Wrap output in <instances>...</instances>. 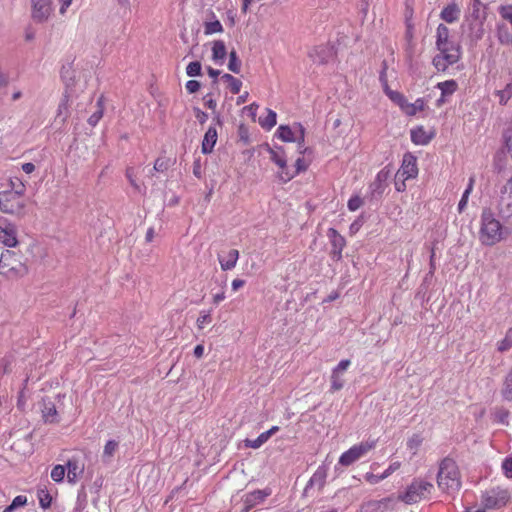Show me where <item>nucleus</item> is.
I'll return each mask as SVG.
<instances>
[{
    "mask_svg": "<svg viewBox=\"0 0 512 512\" xmlns=\"http://www.w3.org/2000/svg\"><path fill=\"white\" fill-rule=\"evenodd\" d=\"M512 231V225L503 224L495 217L492 211L484 210L481 214V228L479 238L482 244L492 246L500 242Z\"/></svg>",
    "mask_w": 512,
    "mask_h": 512,
    "instance_id": "nucleus-1",
    "label": "nucleus"
},
{
    "mask_svg": "<svg viewBox=\"0 0 512 512\" xmlns=\"http://www.w3.org/2000/svg\"><path fill=\"white\" fill-rule=\"evenodd\" d=\"M437 484L442 491L447 493H453L460 489V472L453 459L445 458L441 461L437 475Z\"/></svg>",
    "mask_w": 512,
    "mask_h": 512,
    "instance_id": "nucleus-2",
    "label": "nucleus"
},
{
    "mask_svg": "<svg viewBox=\"0 0 512 512\" xmlns=\"http://www.w3.org/2000/svg\"><path fill=\"white\" fill-rule=\"evenodd\" d=\"M28 272V268L21 257L13 251L6 250L0 257V274L9 278L17 279L23 277Z\"/></svg>",
    "mask_w": 512,
    "mask_h": 512,
    "instance_id": "nucleus-3",
    "label": "nucleus"
},
{
    "mask_svg": "<svg viewBox=\"0 0 512 512\" xmlns=\"http://www.w3.org/2000/svg\"><path fill=\"white\" fill-rule=\"evenodd\" d=\"M496 208L501 220L512 225V176L499 186Z\"/></svg>",
    "mask_w": 512,
    "mask_h": 512,
    "instance_id": "nucleus-4",
    "label": "nucleus"
},
{
    "mask_svg": "<svg viewBox=\"0 0 512 512\" xmlns=\"http://www.w3.org/2000/svg\"><path fill=\"white\" fill-rule=\"evenodd\" d=\"M434 486L431 482L423 479H414L406 491L399 495V499L406 504H414L427 499Z\"/></svg>",
    "mask_w": 512,
    "mask_h": 512,
    "instance_id": "nucleus-5",
    "label": "nucleus"
},
{
    "mask_svg": "<svg viewBox=\"0 0 512 512\" xmlns=\"http://www.w3.org/2000/svg\"><path fill=\"white\" fill-rule=\"evenodd\" d=\"M376 447L375 440L362 441L353 445L347 451L341 454L338 464L342 466H350L356 461L366 456L371 450Z\"/></svg>",
    "mask_w": 512,
    "mask_h": 512,
    "instance_id": "nucleus-6",
    "label": "nucleus"
},
{
    "mask_svg": "<svg viewBox=\"0 0 512 512\" xmlns=\"http://www.w3.org/2000/svg\"><path fill=\"white\" fill-rule=\"evenodd\" d=\"M25 206L23 196L8 190L0 192V210L4 213L19 215Z\"/></svg>",
    "mask_w": 512,
    "mask_h": 512,
    "instance_id": "nucleus-7",
    "label": "nucleus"
},
{
    "mask_svg": "<svg viewBox=\"0 0 512 512\" xmlns=\"http://www.w3.org/2000/svg\"><path fill=\"white\" fill-rule=\"evenodd\" d=\"M510 500V494L507 489L500 487L487 490L482 496V502L485 508L499 509L504 507Z\"/></svg>",
    "mask_w": 512,
    "mask_h": 512,
    "instance_id": "nucleus-8",
    "label": "nucleus"
},
{
    "mask_svg": "<svg viewBox=\"0 0 512 512\" xmlns=\"http://www.w3.org/2000/svg\"><path fill=\"white\" fill-rule=\"evenodd\" d=\"M437 48L439 54L446 56L448 62H457L460 58V46L458 42L449 38V34H438Z\"/></svg>",
    "mask_w": 512,
    "mask_h": 512,
    "instance_id": "nucleus-9",
    "label": "nucleus"
},
{
    "mask_svg": "<svg viewBox=\"0 0 512 512\" xmlns=\"http://www.w3.org/2000/svg\"><path fill=\"white\" fill-rule=\"evenodd\" d=\"M268 151L271 161H273L280 169L278 172V178L280 181L286 183L293 179L295 177V173H291V169L287 167V161L283 150L281 148H269Z\"/></svg>",
    "mask_w": 512,
    "mask_h": 512,
    "instance_id": "nucleus-10",
    "label": "nucleus"
},
{
    "mask_svg": "<svg viewBox=\"0 0 512 512\" xmlns=\"http://www.w3.org/2000/svg\"><path fill=\"white\" fill-rule=\"evenodd\" d=\"M336 48L333 44L327 43L315 46L309 53V57L314 63L327 64L334 60L336 56Z\"/></svg>",
    "mask_w": 512,
    "mask_h": 512,
    "instance_id": "nucleus-11",
    "label": "nucleus"
},
{
    "mask_svg": "<svg viewBox=\"0 0 512 512\" xmlns=\"http://www.w3.org/2000/svg\"><path fill=\"white\" fill-rule=\"evenodd\" d=\"M277 136L284 142H298L299 147L304 142V128L301 124H297L294 129L289 126L281 125L277 129Z\"/></svg>",
    "mask_w": 512,
    "mask_h": 512,
    "instance_id": "nucleus-12",
    "label": "nucleus"
},
{
    "mask_svg": "<svg viewBox=\"0 0 512 512\" xmlns=\"http://www.w3.org/2000/svg\"><path fill=\"white\" fill-rule=\"evenodd\" d=\"M351 361L349 359L341 360L338 365L333 368L331 373V387L332 392L341 390L344 387V372L350 367Z\"/></svg>",
    "mask_w": 512,
    "mask_h": 512,
    "instance_id": "nucleus-13",
    "label": "nucleus"
},
{
    "mask_svg": "<svg viewBox=\"0 0 512 512\" xmlns=\"http://www.w3.org/2000/svg\"><path fill=\"white\" fill-rule=\"evenodd\" d=\"M417 175L418 167L416 158L411 154L404 155L402 165L397 172V177L409 180L415 178Z\"/></svg>",
    "mask_w": 512,
    "mask_h": 512,
    "instance_id": "nucleus-14",
    "label": "nucleus"
},
{
    "mask_svg": "<svg viewBox=\"0 0 512 512\" xmlns=\"http://www.w3.org/2000/svg\"><path fill=\"white\" fill-rule=\"evenodd\" d=\"M31 2L33 19L38 22L47 20L52 12L51 0H31Z\"/></svg>",
    "mask_w": 512,
    "mask_h": 512,
    "instance_id": "nucleus-15",
    "label": "nucleus"
},
{
    "mask_svg": "<svg viewBox=\"0 0 512 512\" xmlns=\"http://www.w3.org/2000/svg\"><path fill=\"white\" fill-rule=\"evenodd\" d=\"M327 474L328 468L325 465H320L306 484L304 493L308 495L309 492L314 488L321 490L326 483Z\"/></svg>",
    "mask_w": 512,
    "mask_h": 512,
    "instance_id": "nucleus-16",
    "label": "nucleus"
},
{
    "mask_svg": "<svg viewBox=\"0 0 512 512\" xmlns=\"http://www.w3.org/2000/svg\"><path fill=\"white\" fill-rule=\"evenodd\" d=\"M272 494L271 488H265L263 490H255L244 495L243 503L245 509L248 511L253 507L262 504L267 497Z\"/></svg>",
    "mask_w": 512,
    "mask_h": 512,
    "instance_id": "nucleus-17",
    "label": "nucleus"
},
{
    "mask_svg": "<svg viewBox=\"0 0 512 512\" xmlns=\"http://www.w3.org/2000/svg\"><path fill=\"white\" fill-rule=\"evenodd\" d=\"M67 481L75 484L79 477L84 473V464L77 457H72L67 461Z\"/></svg>",
    "mask_w": 512,
    "mask_h": 512,
    "instance_id": "nucleus-18",
    "label": "nucleus"
},
{
    "mask_svg": "<svg viewBox=\"0 0 512 512\" xmlns=\"http://www.w3.org/2000/svg\"><path fill=\"white\" fill-rule=\"evenodd\" d=\"M0 242L8 247H15L18 243L17 231L13 224L0 226Z\"/></svg>",
    "mask_w": 512,
    "mask_h": 512,
    "instance_id": "nucleus-19",
    "label": "nucleus"
},
{
    "mask_svg": "<svg viewBox=\"0 0 512 512\" xmlns=\"http://www.w3.org/2000/svg\"><path fill=\"white\" fill-rule=\"evenodd\" d=\"M239 259V251L236 249H231L227 252L226 255H219L218 260L223 271L232 270Z\"/></svg>",
    "mask_w": 512,
    "mask_h": 512,
    "instance_id": "nucleus-20",
    "label": "nucleus"
},
{
    "mask_svg": "<svg viewBox=\"0 0 512 512\" xmlns=\"http://www.w3.org/2000/svg\"><path fill=\"white\" fill-rule=\"evenodd\" d=\"M327 236L330 239L334 255L340 257L346 244L344 237L341 236L334 228L328 229Z\"/></svg>",
    "mask_w": 512,
    "mask_h": 512,
    "instance_id": "nucleus-21",
    "label": "nucleus"
},
{
    "mask_svg": "<svg viewBox=\"0 0 512 512\" xmlns=\"http://www.w3.org/2000/svg\"><path fill=\"white\" fill-rule=\"evenodd\" d=\"M217 142V130L215 127L210 126L206 131L202 141V153L209 154Z\"/></svg>",
    "mask_w": 512,
    "mask_h": 512,
    "instance_id": "nucleus-22",
    "label": "nucleus"
},
{
    "mask_svg": "<svg viewBox=\"0 0 512 512\" xmlns=\"http://www.w3.org/2000/svg\"><path fill=\"white\" fill-rule=\"evenodd\" d=\"M431 139L432 134L428 133L423 126L411 130V141L416 145H427Z\"/></svg>",
    "mask_w": 512,
    "mask_h": 512,
    "instance_id": "nucleus-23",
    "label": "nucleus"
},
{
    "mask_svg": "<svg viewBox=\"0 0 512 512\" xmlns=\"http://www.w3.org/2000/svg\"><path fill=\"white\" fill-rule=\"evenodd\" d=\"M500 393L505 401H512V365L503 380Z\"/></svg>",
    "mask_w": 512,
    "mask_h": 512,
    "instance_id": "nucleus-24",
    "label": "nucleus"
},
{
    "mask_svg": "<svg viewBox=\"0 0 512 512\" xmlns=\"http://www.w3.org/2000/svg\"><path fill=\"white\" fill-rule=\"evenodd\" d=\"M204 27L205 32H222L223 26L221 24V21L216 18V16L211 13L207 15V17L204 20Z\"/></svg>",
    "mask_w": 512,
    "mask_h": 512,
    "instance_id": "nucleus-25",
    "label": "nucleus"
},
{
    "mask_svg": "<svg viewBox=\"0 0 512 512\" xmlns=\"http://www.w3.org/2000/svg\"><path fill=\"white\" fill-rule=\"evenodd\" d=\"M119 443L115 440H109L106 442L102 454V461L105 464H109L114 457V454L118 450Z\"/></svg>",
    "mask_w": 512,
    "mask_h": 512,
    "instance_id": "nucleus-26",
    "label": "nucleus"
},
{
    "mask_svg": "<svg viewBox=\"0 0 512 512\" xmlns=\"http://www.w3.org/2000/svg\"><path fill=\"white\" fill-rule=\"evenodd\" d=\"M104 114V101L103 96H101L96 103V109L92 113V115L88 118V124L92 127H95Z\"/></svg>",
    "mask_w": 512,
    "mask_h": 512,
    "instance_id": "nucleus-27",
    "label": "nucleus"
},
{
    "mask_svg": "<svg viewBox=\"0 0 512 512\" xmlns=\"http://www.w3.org/2000/svg\"><path fill=\"white\" fill-rule=\"evenodd\" d=\"M474 183H475V177L471 176L469 178L468 185H467L465 191L463 192L462 197L458 203L457 209H458L459 213H462L465 210V208L468 204L469 196H470L471 192L473 191Z\"/></svg>",
    "mask_w": 512,
    "mask_h": 512,
    "instance_id": "nucleus-28",
    "label": "nucleus"
},
{
    "mask_svg": "<svg viewBox=\"0 0 512 512\" xmlns=\"http://www.w3.org/2000/svg\"><path fill=\"white\" fill-rule=\"evenodd\" d=\"M226 56V47L223 42L216 41L212 47V59L216 63H222Z\"/></svg>",
    "mask_w": 512,
    "mask_h": 512,
    "instance_id": "nucleus-29",
    "label": "nucleus"
},
{
    "mask_svg": "<svg viewBox=\"0 0 512 512\" xmlns=\"http://www.w3.org/2000/svg\"><path fill=\"white\" fill-rule=\"evenodd\" d=\"M424 105V100L422 98H418L413 103L407 102V104H405V107H403L402 111L406 115L413 116L417 112L422 111L424 109Z\"/></svg>",
    "mask_w": 512,
    "mask_h": 512,
    "instance_id": "nucleus-30",
    "label": "nucleus"
},
{
    "mask_svg": "<svg viewBox=\"0 0 512 512\" xmlns=\"http://www.w3.org/2000/svg\"><path fill=\"white\" fill-rule=\"evenodd\" d=\"M385 93L391 101L397 104L401 110H403V107H405V104L408 102L403 94L398 91L390 90L388 87H385Z\"/></svg>",
    "mask_w": 512,
    "mask_h": 512,
    "instance_id": "nucleus-31",
    "label": "nucleus"
},
{
    "mask_svg": "<svg viewBox=\"0 0 512 512\" xmlns=\"http://www.w3.org/2000/svg\"><path fill=\"white\" fill-rule=\"evenodd\" d=\"M221 79L227 83L233 94H238L242 87V82L230 74H224Z\"/></svg>",
    "mask_w": 512,
    "mask_h": 512,
    "instance_id": "nucleus-32",
    "label": "nucleus"
},
{
    "mask_svg": "<svg viewBox=\"0 0 512 512\" xmlns=\"http://www.w3.org/2000/svg\"><path fill=\"white\" fill-rule=\"evenodd\" d=\"M42 413L46 422L53 423L56 421L57 411L53 403H45Z\"/></svg>",
    "mask_w": 512,
    "mask_h": 512,
    "instance_id": "nucleus-33",
    "label": "nucleus"
},
{
    "mask_svg": "<svg viewBox=\"0 0 512 512\" xmlns=\"http://www.w3.org/2000/svg\"><path fill=\"white\" fill-rule=\"evenodd\" d=\"M276 117V113L273 110L268 109L267 115L260 118L259 123L263 128L270 130L276 125Z\"/></svg>",
    "mask_w": 512,
    "mask_h": 512,
    "instance_id": "nucleus-34",
    "label": "nucleus"
},
{
    "mask_svg": "<svg viewBox=\"0 0 512 512\" xmlns=\"http://www.w3.org/2000/svg\"><path fill=\"white\" fill-rule=\"evenodd\" d=\"M510 348H512V327L507 330L504 339L497 343L499 352L508 351Z\"/></svg>",
    "mask_w": 512,
    "mask_h": 512,
    "instance_id": "nucleus-35",
    "label": "nucleus"
},
{
    "mask_svg": "<svg viewBox=\"0 0 512 512\" xmlns=\"http://www.w3.org/2000/svg\"><path fill=\"white\" fill-rule=\"evenodd\" d=\"M437 87L441 90L442 96H449L455 92L457 84L455 81L449 80L438 83Z\"/></svg>",
    "mask_w": 512,
    "mask_h": 512,
    "instance_id": "nucleus-36",
    "label": "nucleus"
},
{
    "mask_svg": "<svg viewBox=\"0 0 512 512\" xmlns=\"http://www.w3.org/2000/svg\"><path fill=\"white\" fill-rule=\"evenodd\" d=\"M269 438L265 434V432L261 433L256 439H246L245 446L253 449L260 448L263 444H265Z\"/></svg>",
    "mask_w": 512,
    "mask_h": 512,
    "instance_id": "nucleus-37",
    "label": "nucleus"
},
{
    "mask_svg": "<svg viewBox=\"0 0 512 512\" xmlns=\"http://www.w3.org/2000/svg\"><path fill=\"white\" fill-rule=\"evenodd\" d=\"M459 13V9L455 4L447 6L441 13L442 18L447 22L454 21Z\"/></svg>",
    "mask_w": 512,
    "mask_h": 512,
    "instance_id": "nucleus-38",
    "label": "nucleus"
},
{
    "mask_svg": "<svg viewBox=\"0 0 512 512\" xmlns=\"http://www.w3.org/2000/svg\"><path fill=\"white\" fill-rule=\"evenodd\" d=\"M228 69L233 73H240L241 61L237 58L236 52L231 51L229 55Z\"/></svg>",
    "mask_w": 512,
    "mask_h": 512,
    "instance_id": "nucleus-39",
    "label": "nucleus"
},
{
    "mask_svg": "<svg viewBox=\"0 0 512 512\" xmlns=\"http://www.w3.org/2000/svg\"><path fill=\"white\" fill-rule=\"evenodd\" d=\"M66 473V468L63 465H55L51 470V478L55 482H62Z\"/></svg>",
    "mask_w": 512,
    "mask_h": 512,
    "instance_id": "nucleus-40",
    "label": "nucleus"
},
{
    "mask_svg": "<svg viewBox=\"0 0 512 512\" xmlns=\"http://www.w3.org/2000/svg\"><path fill=\"white\" fill-rule=\"evenodd\" d=\"M455 62H448V59H446V56H443L441 54H438L437 56L434 57L433 59V64L434 66L436 67L437 70L439 71H445L446 68L449 66V65H452L454 64Z\"/></svg>",
    "mask_w": 512,
    "mask_h": 512,
    "instance_id": "nucleus-41",
    "label": "nucleus"
},
{
    "mask_svg": "<svg viewBox=\"0 0 512 512\" xmlns=\"http://www.w3.org/2000/svg\"><path fill=\"white\" fill-rule=\"evenodd\" d=\"M202 72V66L199 61L190 62L186 67V74L189 77L200 76Z\"/></svg>",
    "mask_w": 512,
    "mask_h": 512,
    "instance_id": "nucleus-42",
    "label": "nucleus"
},
{
    "mask_svg": "<svg viewBox=\"0 0 512 512\" xmlns=\"http://www.w3.org/2000/svg\"><path fill=\"white\" fill-rule=\"evenodd\" d=\"M422 444V437L419 434H414L407 441V448L412 452V454H416L418 448Z\"/></svg>",
    "mask_w": 512,
    "mask_h": 512,
    "instance_id": "nucleus-43",
    "label": "nucleus"
},
{
    "mask_svg": "<svg viewBox=\"0 0 512 512\" xmlns=\"http://www.w3.org/2000/svg\"><path fill=\"white\" fill-rule=\"evenodd\" d=\"M498 96L500 104H506L512 96V83H508L503 90L498 91Z\"/></svg>",
    "mask_w": 512,
    "mask_h": 512,
    "instance_id": "nucleus-44",
    "label": "nucleus"
},
{
    "mask_svg": "<svg viewBox=\"0 0 512 512\" xmlns=\"http://www.w3.org/2000/svg\"><path fill=\"white\" fill-rule=\"evenodd\" d=\"M10 192H17V195L23 196L25 193V185L20 179L11 180Z\"/></svg>",
    "mask_w": 512,
    "mask_h": 512,
    "instance_id": "nucleus-45",
    "label": "nucleus"
},
{
    "mask_svg": "<svg viewBox=\"0 0 512 512\" xmlns=\"http://www.w3.org/2000/svg\"><path fill=\"white\" fill-rule=\"evenodd\" d=\"M502 471L507 478H512V455L506 457L502 462Z\"/></svg>",
    "mask_w": 512,
    "mask_h": 512,
    "instance_id": "nucleus-46",
    "label": "nucleus"
},
{
    "mask_svg": "<svg viewBox=\"0 0 512 512\" xmlns=\"http://www.w3.org/2000/svg\"><path fill=\"white\" fill-rule=\"evenodd\" d=\"M363 204V200L359 196H353L348 200L347 207L350 211L358 210Z\"/></svg>",
    "mask_w": 512,
    "mask_h": 512,
    "instance_id": "nucleus-47",
    "label": "nucleus"
},
{
    "mask_svg": "<svg viewBox=\"0 0 512 512\" xmlns=\"http://www.w3.org/2000/svg\"><path fill=\"white\" fill-rule=\"evenodd\" d=\"M211 322V316L209 312L202 311L197 319V326L199 329H203L206 324Z\"/></svg>",
    "mask_w": 512,
    "mask_h": 512,
    "instance_id": "nucleus-48",
    "label": "nucleus"
},
{
    "mask_svg": "<svg viewBox=\"0 0 512 512\" xmlns=\"http://www.w3.org/2000/svg\"><path fill=\"white\" fill-rule=\"evenodd\" d=\"M389 176V172L385 171L384 169L379 171L376 175L374 184H379V189H382V185H384L385 181L387 180Z\"/></svg>",
    "mask_w": 512,
    "mask_h": 512,
    "instance_id": "nucleus-49",
    "label": "nucleus"
},
{
    "mask_svg": "<svg viewBox=\"0 0 512 512\" xmlns=\"http://www.w3.org/2000/svg\"><path fill=\"white\" fill-rule=\"evenodd\" d=\"M401 466V463L398 461H395L391 463L388 468L381 474L384 479L388 478L390 475H392L395 471H397Z\"/></svg>",
    "mask_w": 512,
    "mask_h": 512,
    "instance_id": "nucleus-50",
    "label": "nucleus"
},
{
    "mask_svg": "<svg viewBox=\"0 0 512 512\" xmlns=\"http://www.w3.org/2000/svg\"><path fill=\"white\" fill-rule=\"evenodd\" d=\"M364 479L374 485V484H377L379 482H381L382 480H384L383 476L380 474V475H376V474H373V473H366L364 475Z\"/></svg>",
    "mask_w": 512,
    "mask_h": 512,
    "instance_id": "nucleus-51",
    "label": "nucleus"
},
{
    "mask_svg": "<svg viewBox=\"0 0 512 512\" xmlns=\"http://www.w3.org/2000/svg\"><path fill=\"white\" fill-rule=\"evenodd\" d=\"M188 93L193 94L196 93L200 89V83L196 80H189L185 85Z\"/></svg>",
    "mask_w": 512,
    "mask_h": 512,
    "instance_id": "nucleus-52",
    "label": "nucleus"
},
{
    "mask_svg": "<svg viewBox=\"0 0 512 512\" xmlns=\"http://www.w3.org/2000/svg\"><path fill=\"white\" fill-rule=\"evenodd\" d=\"M27 504V497L24 496V495H18L16 496L12 503H11V506L16 509V508H19V507H22L24 505Z\"/></svg>",
    "mask_w": 512,
    "mask_h": 512,
    "instance_id": "nucleus-53",
    "label": "nucleus"
},
{
    "mask_svg": "<svg viewBox=\"0 0 512 512\" xmlns=\"http://www.w3.org/2000/svg\"><path fill=\"white\" fill-rule=\"evenodd\" d=\"M296 169L291 170V173H295V176L300 173L301 171H304L306 169V165L304 164V161L302 158H298L295 163Z\"/></svg>",
    "mask_w": 512,
    "mask_h": 512,
    "instance_id": "nucleus-54",
    "label": "nucleus"
},
{
    "mask_svg": "<svg viewBox=\"0 0 512 512\" xmlns=\"http://www.w3.org/2000/svg\"><path fill=\"white\" fill-rule=\"evenodd\" d=\"M499 40L503 44H511L512 45V34H498Z\"/></svg>",
    "mask_w": 512,
    "mask_h": 512,
    "instance_id": "nucleus-55",
    "label": "nucleus"
},
{
    "mask_svg": "<svg viewBox=\"0 0 512 512\" xmlns=\"http://www.w3.org/2000/svg\"><path fill=\"white\" fill-rule=\"evenodd\" d=\"M225 25L227 28H232L234 25V15L232 12L227 13L226 17L224 18Z\"/></svg>",
    "mask_w": 512,
    "mask_h": 512,
    "instance_id": "nucleus-56",
    "label": "nucleus"
},
{
    "mask_svg": "<svg viewBox=\"0 0 512 512\" xmlns=\"http://www.w3.org/2000/svg\"><path fill=\"white\" fill-rule=\"evenodd\" d=\"M245 284V281L242 279H234L231 283L233 291H237L241 287H243Z\"/></svg>",
    "mask_w": 512,
    "mask_h": 512,
    "instance_id": "nucleus-57",
    "label": "nucleus"
},
{
    "mask_svg": "<svg viewBox=\"0 0 512 512\" xmlns=\"http://www.w3.org/2000/svg\"><path fill=\"white\" fill-rule=\"evenodd\" d=\"M22 170L26 173V174H31L32 172L35 171V165L33 163H24L22 165Z\"/></svg>",
    "mask_w": 512,
    "mask_h": 512,
    "instance_id": "nucleus-58",
    "label": "nucleus"
},
{
    "mask_svg": "<svg viewBox=\"0 0 512 512\" xmlns=\"http://www.w3.org/2000/svg\"><path fill=\"white\" fill-rule=\"evenodd\" d=\"M225 292L224 291H221L219 293H216L213 295V303L214 304H219L220 302H222L224 299H225Z\"/></svg>",
    "mask_w": 512,
    "mask_h": 512,
    "instance_id": "nucleus-59",
    "label": "nucleus"
},
{
    "mask_svg": "<svg viewBox=\"0 0 512 512\" xmlns=\"http://www.w3.org/2000/svg\"><path fill=\"white\" fill-rule=\"evenodd\" d=\"M59 2L61 3L60 13L63 14L65 13L66 9L70 6L72 0H59Z\"/></svg>",
    "mask_w": 512,
    "mask_h": 512,
    "instance_id": "nucleus-60",
    "label": "nucleus"
},
{
    "mask_svg": "<svg viewBox=\"0 0 512 512\" xmlns=\"http://www.w3.org/2000/svg\"><path fill=\"white\" fill-rule=\"evenodd\" d=\"M22 96H23L22 91L19 90V89H15L13 91V93L11 94V100L14 101V102L18 101L20 98H22Z\"/></svg>",
    "mask_w": 512,
    "mask_h": 512,
    "instance_id": "nucleus-61",
    "label": "nucleus"
},
{
    "mask_svg": "<svg viewBox=\"0 0 512 512\" xmlns=\"http://www.w3.org/2000/svg\"><path fill=\"white\" fill-rule=\"evenodd\" d=\"M204 354V346L203 345H197L195 348H194V355L197 357V358H201Z\"/></svg>",
    "mask_w": 512,
    "mask_h": 512,
    "instance_id": "nucleus-62",
    "label": "nucleus"
},
{
    "mask_svg": "<svg viewBox=\"0 0 512 512\" xmlns=\"http://www.w3.org/2000/svg\"><path fill=\"white\" fill-rule=\"evenodd\" d=\"M204 99H205V105L209 109L214 110L216 108V101L215 100H213L212 98H208V96H206Z\"/></svg>",
    "mask_w": 512,
    "mask_h": 512,
    "instance_id": "nucleus-63",
    "label": "nucleus"
},
{
    "mask_svg": "<svg viewBox=\"0 0 512 512\" xmlns=\"http://www.w3.org/2000/svg\"><path fill=\"white\" fill-rule=\"evenodd\" d=\"M126 176L129 180L130 184L137 188V184H136L135 180L133 179V170L131 168L127 169Z\"/></svg>",
    "mask_w": 512,
    "mask_h": 512,
    "instance_id": "nucleus-64",
    "label": "nucleus"
}]
</instances>
